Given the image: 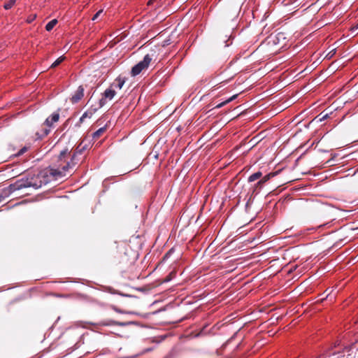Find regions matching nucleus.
I'll list each match as a JSON object with an SVG mask.
<instances>
[{
  "label": "nucleus",
  "mask_w": 358,
  "mask_h": 358,
  "mask_svg": "<svg viewBox=\"0 0 358 358\" xmlns=\"http://www.w3.org/2000/svg\"><path fill=\"white\" fill-rule=\"evenodd\" d=\"M155 1V0H150V1H148V5H150V4H152Z\"/></svg>",
  "instance_id": "393cba45"
},
{
  "label": "nucleus",
  "mask_w": 358,
  "mask_h": 358,
  "mask_svg": "<svg viewBox=\"0 0 358 358\" xmlns=\"http://www.w3.org/2000/svg\"><path fill=\"white\" fill-rule=\"evenodd\" d=\"M103 12L102 10H99L94 15V17H92V20H95L99 15L100 14Z\"/></svg>",
  "instance_id": "aec40b11"
},
{
  "label": "nucleus",
  "mask_w": 358,
  "mask_h": 358,
  "mask_svg": "<svg viewBox=\"0 0 358 358\" xmlns=\"http://www.w3.org/2000/svg\"><path fill=\"white\" fill-rule=\"evenodd\" d=\"M336 48L331 50L327 55H326V58L327 59H331V57H333V56L336 54Z\"/></svg>",
  "instance_id": "dca6fc26"
},
{
  "label": "nucleus",
  "mask_w": 358,
  "mask_h": 358,
  "mask_svg": "<svg viewBox=\"0 0 358 358\" xmlns=\"http://www.w3.org/2000/svg\"><path fill=\"white\" fill-rule=\"evenodd\" d=\"M116 324L117 325H119V326L124 327V326H126L128 323H127V322H117Z\"/></svg>",
  "instance_id": "4be33fe9"
},
{
  "label": "nucleus",
  "mask_w": 358,
  "mask_h": 358,
  "mask_svg": "<svg viewBox=\"0 0 358 358\" xmlns=\"http://www.w3.org/2000/svg\"><path fill=\"white\" fill-rule=\"evenodd\" d=\"M318 117H320L319 121H320V122H322V121H324V120H326V119H327V118H328V117H329V114H324V115H323V113H321L318 115Z\"/></svg>",
  "instance_id": "2eb2a0df"
},
{
  "label": "nucleus",
  "mask_w": 358,
  "mask_h": 358,
  "mask_svg": "<svg viewBox=\"0 0 358 358\" xmlns=\"http://www.w3.org/2000/svg\"><path fill=\"white\" fill-rule=\"evenodd\" d=\"M358 348V342H356L355 343L353 344L352 345V349H357Z\"/></svg>",
  "instance_id": "5701e85b"
},
{
  "label": "nucleus",
  "mask_w": 358,
  "mask_h": 358,
  "mask_svg": "<svg viewBox=\"0 0 358 358\" xmlns=\"http://www.w3.org/2000/svg\"><path fill=\"white\" fill-rule=\"evenodd\" d=\"M87 113H85L80 118V122H83L86 117H88Z\"/></svg>",
  "instance_id": "6ab92c4d"
},
{
  "label": "nucleus",
  "mask_w": 358,
  "mask_h": 358,
  "mask_svg": "<svg viewBox=\"0 0 358 358\" xmlns=\"http://www.w3.org/2000/svg\"><path fill=\"white\" fill-rule=\"evenodd\" d=\"M262 176V173L258 171V172H256L253 174H252L249 178H248V181L249 182H253V181H255L257 180V179H259L260 177Z\"/></svg>",
  "instance_id": "1a4fd4ad"
},
{
  "label": "nucleus",
  "mask_w": 358,
  "mask_h": 358,
  "mask_svg": "<svg viewBox=\"0 0 358 358\" xmlns=\"http://www.w3.org/2000/svg\"><path fill=\"white\" fill-rule=\"evenodd\" d=\"M31 187L38 189L40 186H38L36 183H33V185Z\"/></svg>",
  "instance_id": "b1692460"
},
{
  "label": "nucleus",
  "mask_w": 358,
  "mask_h": 358,
  "mask_svg": "<svg viewBox=\"0 0 358 358\" xmlns=\"http://www.w3.org/2000/svg\"><path fill=\"white\" fill-rule=\"evenodd\" d=\"M170 279H169V277H167V279L166 280V281H169Z\"/></svg>",
  "instance_id": "c756f323"
},
{
  "label": "nucleus",
  "mask_w": 358,
  "mask_h": 358,
  "mask_svg": "<svg viewBox=\"0 0 358 358\" xmlns=\"http://www.w3.org/2000/svg\"><path fill=\"white\" fill-rule=\"evenodd\" d=\"M272 95V93L268 94L267 96Z\"/></svg>",
  "instance_id": "2f4dec72"
},
{
  "label": "nucleus",
  "mask_w": 358,
  "mask_h": 358,
  "mask_svg": "<svg viewBox=\"0 0 358 358\" xmlns=\"http://www.w3.org/2000/svg\"><path fill=\"white\" fill-rule=\"evenodd\" d=\"M65 59V57H59L52 65L51 67L54 68L56 67L57 65H59L62 61H64Z\"/></svg>",
  "instance_id": "9b49d317"
},
{
  "label": "nucleus",
  "mask_w": 358,
  "mask_h": 358,
  "mask_svg": "<svg viewBox=\"0 0 358 358\" xmlns=\"http://www.w3.org/2000/svg\"><path fill=\"white\" fill-rule=\"evenodd\" d=\"M353 29H355V30H357L358 29V24L357 25L356 27H354Z\"/></svg>",
  "instance_id": "cd10ccee"
},
{
  "label": "nucleus",
  "mask_w": 358,
  "mask_h": 358,
  "mask_svg": "<svg viewBox=\"0 0 358 358\" xmlns=\"http://www.w3.org/2000/svg\"><path fill=\"white\" fill-rule=\"evenodd\" d=\"M117 82L118 83H117L116 87H117L119 88H122L123 87L124 83H125V80L124 79L122 80L121 78H119Z\"/></svg>",
  "instance_id": "f3484780"
},
{
  "label": "nucleus",
  "mask_w": 358,
  "mask_h": 358,
  "mask_svg": "<svg viewBox=\"0 0 358 358\" xmlns=\"http://www.w3.org/2000/svg\"><path fill=\"white\" fill-rule=\"evenodd\" d=\"M71 167V163L67 162L66 165L63 166L62 169H50V174L54 177H62L65 176V172Z\"/></svg>",
  "instance_id": "7ed1b4c3"
},
{
  "label": "nucleus",
  "mask_w": 358,
  "mask_h": 358,
  "mask_svg": "<svg viewBox=\"0 0 358 358\" xmlns=\"http://www.w3.org/2000/svg\"><path fill=\"white\" fill-rule=\"evenodd\" d=\"M152 60V58L150 57L149 55H146L144 57V59L143 61L138 63L136 65H135L132 69H131V75L133 76L138 75L142 71L147 69L150 62Z\"/></svg>",
  "instance_id": "f257e3e1"
},
{
  "label": "nucleus",
  "mask_w": 358,
  "mask_h": 358,
  "mask_svg": "<svg viewBox=\"0 0 358 358\" xmlns=\"http://www.w3.org/2000/svg\"><path fill=\"white\" fill-rule=\"evenodd\" d=\"M77 152H78L79 154H81L82 152V150H80L79 151H78Z\"/></svg>",
  "instance_id": "c85d7f7f"
},
{
  "label": "nucleus",
  "mask_w": 358,
  "mask_h": 358,
  "mask_svg": "<svg viewBox=\"0 0 358 358\" xmlns=\"http://www.w3.org/2000/svg\"><path fill=\"white\" fill-rule=\"evenodd\" d=\"M15 0H10L8 3L4 5L5 9L8 10L10 9L13 5L15 3Z\"/></svg>",
  "instance_id": "4468645a"
},
{
  "label": "nucleus",
  "mask_w": 358,
  "mask_h": 358,
  "mask_svg": "<svg viewBox=\"0 0 358 358\" xmlns=\"http://www.w3.org/2000/svg\"><path fill=\"white\" fill-rule=\"evenodd\" d=\"M237 96H238V94H234V95L231 96L230 98L227 99L226 101H222V103L217 104L215 106V108H220L224 106L227 103H228L231 102V101H233L234 99H235L237 97Z\"/></svg>",
  "instance_id": "0eeeda50"
},
{
  "label": "nucleus",
  "mask_w": 358,
  "mask_h": 358,
  "mask_svg": "<svg viewBox=\"0 0 358 358\" xmlns=\"http://www.w3.org/2000/svg\"><path fill=\"white\" fill-rule=\"evenodd\" d=\"M84 96L83 91H78L75 95L71 97V102L76 103Z\"/></svg>",
  "instance_id": "423d86ee"
},
{
  "label": "nucleus",
  "mask_w": 358,
  "mask_h": 358,
  "mask_svg": "<svg viewBox=\"0 0 358 358\" xmlns=\"http://www.w3.org/2000/svg\"><path fill=\"white\" fill-rule=\"evenodd\" d=\"M59 114L58 113H54L50 117L45 120V124L48 127H51L53 122H56L59 120Z\"/></svg>",
  "instance_id": "39448f33"
},
{
  "label": "nucleus",
  "mask_w": 358,
  "mask_h": 358,
  "mask_svg": "<svg viewBox=\"0 0 358 358\" xmlns=\"http://www.w3.org/2000/svg\"><path fill=\"white\" fill-rule=\"evenodd\" d=\"M7 196H8V194L6 191H5L4 195H3V194H0V202Z\"/></svg>",
  "instance_id": "412c9836"
},
{
  "label": "nucleus",
  "mask_w": 358,
  "mask_h": 358,
  "mask_svg": "<svg viewBox=\"0 0 358 358\" xmlns=\"http://www.w3.org/2000/svg\"><path fill=\"white\" fill-rule=\"evenodd\" d=\"M334 356H337V357H340L339 354H335V355H334Z\"/></svg>",
  "instance_id": "bb28decb"
},
{
  "label": "nucleus",
  "mask_w": 358,
  "mask_h": 358,
  "mask_svg": "<svg viewBox=\"0 0 358 358\" xmlns=\"http://www.w3.org/2000/svg\"><path fill=\"white\" fill-rule=\"evenodd\" d=\"M271 176H272V175H271V173H270V174H268V175H266V176H265L263 178V179H262L261 180H259V181L257 183V185H261V184H262V183H264V182H266L268 180H269V179H270V178L271 177Z\"/></svg>",
  "instance_id": "ddd939ff"
},
{
  "label": "nucleus",
  "mask_w": 358,
  "mask_h": 358,
  "mask_svg": "<svg viewBox=\"0 0 358 358\" xmlns=\"http://www.w3.org/2000/svg\"><path fill=\"white\" fill-rule=\"evenodd\" d=\"M115 91H104L103 96L99 101V105L102 107L105 105L106 99H112L115 96Z\"/></svg>",
  "instance_id": "20e7f679"
},
{
  "label": "nucleus",
  "mask_w": 358,
  "mask_h": 358,
  "mask_svg": "<svg viewBox=\"0 0 358 358\" xmlns=\"http://www.w3.org/2000/svg\"><path fill=\"white\" fill-rule=\"evenodd\" d=\"M170 279H169V277H167V279L166 280V281H169Z\"/></svg>",
  "instance_id": "7c9ffc66"
},
{
  "label": "nucleus",
  "mask_w": 358,
  "mask_h": 358,
  "mask_svg": "<svg viewBox=\"0 0 358 358\" xmlns=\"http://www.w3.org/2000/svg\"><path fill=\"white\" fill-rule=\"evenodd\" d=\"M27 150V148L26 147H24L22 149H20V150L17 152V155L20 156V155H23Z\"/></svg>",
  "instance_id": "a211bd4d"
},
{
  "label": "nucleus",
  "mask_w": 358,
  "mask_h": 358,
  "mask_svg": "<svg viewBox=\"0 0 358 358\" xmlns=\"http://www.w3.org/2000/svg\"><path fill=\"white\" fill-rule=\"evenodd\" d=\"M33 185V182L29 181L28 180H20L10 185L8 187V193L13 192L17 190L22 189L23 188L30 187Z\"/></svg>",
  "instance_id": "f03ea898"
},
{
  "label": "nucleus",
  "mask_w": 358,
  "mask_h": 358,
  "mask_svg": "<svg viewBox=\"0 0 358 358\" xmlns=\"http://www.w3.org/2000/svg\"><path fill=\"white\" fill-rule=\"evenodd\" d=\"M67 153H68L67 150H62L58 157L59 161L62 162L65 158Z\"/></svg>",
  "instance_id": "f8f14e48"
},
{
  "label": "nucleus",
  "mask_w": 358,
  "mask_h": 358,
  "mask_svg": "<svg viewBox=\"0 0 358 358\" xmlns=\"http://www.w3.org/2000/svg\"><path fill=\"white\" fill-rule=\"evenodd\" d=\"M57 20L56 19L51 20L50 22H48L46 24L45 29L48 31H51L53 29V27L57 24Z\"/></svg>",
  "instance_id": "6e6552de"
},
{
  "label": "nucleus",
  "mask_w": 358,
  "mask_h": 358,
  "mask_svg": "<svg viewBox=\"0 0 358 358\" xmlns=\"http://www.w3.org/2000/svg\"><path fill=\"white\" fill-rule=\"evenodd\" d=\"M75 157H76V154H74V155L72 156L71 161H73V160L74 159Z\"/></svg>",
  "instance_id": "a878e982"
},
{
  "label": "nucleus",
  "mask_w": 358,
  "mask_h": 358,
  "mask_svg": "<svg viewBox=\"0 0 358 358\" xmlns=\"http://www.w3.org/2000/svg\"><path fill=\"white\" fill-rule=\"evenodd\" d=\"M166 358H169V357H166Z\"/></svg>",
  "instance_id": "473e14b6"
},
{
  "label": "nucleus",
  "mask_w": 358,
  "mask_h": 358,
  "mask_svg": "<svg viewBox=\"0 0 358 358\" xmlns=\"http://www.w3.org/2000/svg\"><path fill=\"white\" fill-rule=\"evenodd\" d=\"M105 131H106L105 127L99 129L97 131H96L93 134V138H95L99 137Z\"/></svg>",
  "instance_id": "9d476101"
}]
</instances>
